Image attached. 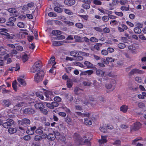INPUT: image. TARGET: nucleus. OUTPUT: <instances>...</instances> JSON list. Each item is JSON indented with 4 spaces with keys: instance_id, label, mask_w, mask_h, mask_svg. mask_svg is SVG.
I'll use <instances>...</instances> for the list:
<instances>
[{
    "instance_id": "obj_10",
    "label": "nucleus",
    "mask_w": 146,
    "mask_h": 146,
    "mask_svg": "<svg viewBox=\"0 0 146 146\" xmlns=\"http://www.w3.org/2000/svg\"><path fill=\"white\" fill-rule=\"evenodd\" d=\"M106 136H101V139L98 141L100 146H103L104 143L107 141Z\"/></svg>"
},
{
    "instance_id": "obj_47",
    "label": "nucleus",
    "mask_w": 146,
    "mask_h": 146,
    "mask_svg": "<svg viewBox=\"0 0 146 146\" xmlns=\"http://www.w3.org/2000/svg\"><path fill=\"white\" fill-rule=\"evenodd\" d=\"M90 40L93 42H98V40L95 37H92L90 39Z\"/></svg>"
},
{
    "instance_id": "obj_32",
    "label": "nucleus",
    "mask_w": 146,
    "mask_h": 146,
    "mask_svg": "<svg viewBox=\"0 0 146 146\" xmlns=\"http://www.w3.org/2000/svg\"><path fill=\"white\" fill-rule=\"evenodd\" d=\"M73 64L74 65L78 66L82 68H84V67L82 64L77 62H73Z\"/></svg>"
},
{
    "instance_id": "obj_34",
    "label": "nucleus",
    "mask_w": 146,
    "mask_h": 146,
    "mask_svg": "<svg viewBox=\"0 0 146 146\" xmlns=\"http://www.w3.org/2000/svg\"><path fill=\"white\" fill-rule=\"evenodd\" d=\"M43 104L44 105H46V106L49 109H53L51 103H48L47 102H44Z\"/></svg>"
},
{
    "instance_id": "obj_33",
    "label": "nucleus",
    "mask_w": 146,
    "mask_h": 146,
    "mask_svg": "<svg viewBox=\"0 0 146 146\" xmlns=\"http://www.w3.org/2000/svg\"><path fill=\"white\" fill-rule=\"evenodd\" d=\"M55 58L54 56L52 57L48 61V64H52L53 63L55 62Z\"/></svg>"
},
{
    "instance_id": "obj_2",
    "label": "nucleus",
    "mask_w": 146,
    "mask_h": 146,
    "mask_svg": "<svg viewBox=\"0 0 146 146\" xmlns=\"http://www.w3.org/2000/svg\"><path fill=\"white\" fill-rule=\"evenodd\" d=\"M35 108L37 110H39L41 113L45 115L47 114V110L44 108V107L42 102H38L36 103L35 105Z\"/></svg>"
},
{
    "instance_id": "obj_17",
    "label": "nucleus",
    "mask_w": 146,
    "mask_h": 146,
    "mask_svg": "<svg viewBox=\"0 0 146 146\" xmlns=\"http://www.w3.org/2000/svg\"><path fill=\"white\" fill-rule=\"evenodd\" d=\"M7 11L11 13L15 14L14 15L16 16L18 15V13L17 12L15 9L14 8H13L9 9H7Z\"/></svg>"
},
{
    "instance_id": "obj_27",
    "label": "nucleus",
    "mask_w": 146,
    "mask_h": 146,
    "mask_svg": "<svg viewBox=\"0 0 146 146\" xmlns=\"http://www.w3.org/2000/svg\"><path fill=\"white\" fill-rule=\"evenodd\" d=\"M63 43L61 41H54L52 42V45L53 46H58L62 45Z\"/></svg>"
},
{
    "instance_id": "obj_18",
    "label": "nucleus",
    "mask_w": 146,
    "mask_h": 146,
    "mask_svg": "<svg viewBox=\"0 0 146 146\" xmlns=\"http://www.w3.org/2000/svg\"><path fill=\"white\" fill-rule=\"evenodd\" d=\"M66 99L68 101L71 102L73 100V97L70 94H65V96Z\"/></svg>"
},
{
    "instance_id": "obj_39",
    "label": "nucleus",
    "mask_w": 146,
    "mask_h": 146,
    "mask_svg": "<svg viewBox=\"0 0 146 146\" xmlns=\"http://www.w3.org/2000/svg\"><path fill=\"white\" fill-rule=\"evenodd\" d=\"M74 38L76 42H82L81 37L80 36L78 35L74 36Z\"/></svg>"
},
{
    "instance_id": "obj_1",
    "label": "nucleus",
    "mask_w": 146,
    "mask_h": 146,
    "mask_svg": "<svg viewBox=\"0 0 146 146\" xmlns=\"http://www.w3.org/2000/svg\"><path fill=\"white\" fill-rule=\"evenodd\" d=\"M73 137L76 141H77L78 144H82L84 142L88 146H90L91 144L90 141L88 139L84 141V139L80 136L77 133H75L73 135Z\"/></svg>"
},
{
    "instance_id": "obj_31",
    "label": "nucleus",
    "mask_w": 146,
    "mask_h": 146,
    "mask_svg": "<svg viewBox=\"0 0 146 146\" xmlns=\"http://www.w3.org/2000/svg\"><path fill=\"white\" fill-rule=\"evenodd\" d=\"M84 124L87 125H91L92 124V122L91 120L85 118L84 119Z\"/></svg>"
},
{
    "instance_id": "obj_62",
    "label": "nucleus",
    "mask_w": 146,
    "mask_h": 146,
    "mask_svg": "<svg viewBox=\"0 0 146 146\" xmlns=\"http://www.w3.org/2000/svg\"><path fill=\"white\" fill-rule=\"evenodd\" d=\"M135 81L139 83H140L142 81L141 78L139 77H136L135 78Z\"/></svg>"
},
{
    "instance_id": "obj_57",
    "label": "nucleus",
    "mask_w": 146,
    "mask_h": 146,
    "mask_svg": "<svg viewBox=\"0 0 146 146\" xmlns=\"http://www.w3.org/2000/svg\"><path fill=\"white\" fill-rule=\"evenodd\" d=\"M6 38L7 39H13V37L11 35H10L9 33H8V34L6 35Z\"/></svg>"
},
{
    "instance_id": "obj_51",
    "label": "nucleus",
    "mask_w": 146,
    "mask_h": 146,
    "mask_svg": "<svg viewBox=\"0 0 146 146\" xmlns=\"http://www.w3.org/2000/svg\"><path fill=\"white\" fill-rule=\"evenodd\" d=\"M93 3L95 5H101L102 4V2L98 0H94Z\"/></svg>"
},
{
    "instance_id": "obj_19",
    "label": "nucleus",
    "mask_w": 146,
    "mask_h": 146,
    "mask_svg": "<svg viewBox=\"0 0 146 146\" xmlns=\"http://www.w3.org/2000/svg\"><path fill=\"white\" fill-rule=\"evenodd\" d=\"M120 111L123 112L124 113H126L128 109V108L127 106L125 105L122 106L120 107Z\"/></svg>"
},
{
    "instance_id": "obj_46",
    "label": "nucleus",
    "mask_w": 146,
    "mask_h": 146,
    "mask_svg": "<svg viewBox=\"0 0 146 146\" xmlns=\"http://www.w3.org/2000/svg\"><path fill=\"white\" fill-rule=\"evenodd\" d=\"M101 54L104 56H106L108 54V50L105 49H103L101 52Z\"/></svg>"
},
{
    "instance_id": "obj_26",
    "label": "nucleus",
    "mask_w": 146,
    "mask_h": 146,
    "mask_svg": "<svg viewBox=\"0 0 146 146\" xmlns=\"http://www.w3.org/2000/svg\"><path fill=\"white\" fill-rule=\"evenodd\" d=\"M62 32L59 30H53L52 32V33L55 36L60 35L61 34Z\"/></svg>"
},
{
    "instance_id": "obj_20",
    "label": "nucleus",
    "mask_w": 146,
    "mask_h": 146,
    "mask_svg": "<svg viewBox=\"0 0 146 146\" xmlns=\"http://www.w3.org/2000/svg\"><path fill=\"white\" fill-rule=\"evenodd\" d=\"M8 31V30L6 29H0V34L2 35L6 36V35L8 34L7 32Z\"/></svg>"
},
{
    "instance_id": "obj_60",
    "label": "nucleus",
    "mask_w": 146,
    "mask_h": 146,
    "mask_svg": "<svg viewBox=\"0 0 146 146\" xmlns=\"http://www.w3.org/2000/svg\"><path fill=\"white\" fill-rule=\"evenodd\" d=\"M138 106L140 108H143L145 106L144 104L142 102H139L138 104Z\"/></svg>"
},
{
    "instance_id": "obj_37",
    "label": "nucleus",
    "mask_w": 146,
    "mask_h": 146,
    "mask_svg": "<svg viewBox=\"0 0 146 146\" xmlns=\"http://www.w3.org/2000/svg\"><path fill=\"white\" fill-rule=\"evenodd\" d=\"M36 96L42 100H43L44 99V97L43 95L40 93L39 92H37L36 93Z\"/></svg>"
},
{
    "instance_id": "obj_44",
    "label": "nucleus",
    "mask_w": 146,
    "mask_h": 146,
    "mask_svg": "<svg viewBox=\"0 0 146 146\" xmlns=\"http://www.w3.org/2000/svg\"><path fill=\"white\" fill-rule=\"evenodd\" d=\"M35 140L36 141H40L42 140V137L40 136L36 135L34 137Z\"/></svg>"
},
{
    "instance_id": "obj_29",
    "label": "nucleus",
    "mask_w": 146,
    "mask_h": 146,
    "mask_svg": "<svg viewBox=\"0 0 146 146\" xmlns=\"http://www.w3.org/2000/svg\"><path fill=\"white\" fill-rule=\"evenodd\" d=\"M102 46V44L100 43H97L94 46V48L97 50H100V47Z\"/></svg>"
},
{
    "instance_id": "obj_4",
    "label": "nucleus",
    "mask_w": 146,
    "mask_h": 146,
    "mask_svg": "<svg viewBox=\"0 0 146 146\" xmlns=\"http://www.w3.org/2000/svg\"><path fill=\"white\" fill-rule=\"evenodd\" d=\"M44 72L43 70H41L36 73L35 76V81L37 83L41 81L44 75Z\"/></svg>"
},
{
    "instance_id": "obj_9",
    "label": "nucleus",
    "mask_w": 146,
    "mask_h": 146,
    "mask_svg": "<svg viewBox=\"0 0 146 146\" xmlns=\"http://www.w3.org/2000/svg\"><path fill=\"white\" fill-rule=\"evenodd\" d=\"M23 111L24 113L25 114H32L35 113V110L30 108H27L25 109Z\"/></svg>"
},
{
    "instance_id": "obj_35",
    "label": "nucleus",
    "mask_w": 146,
    "mask_h": 146,
    "mask_svg": "<svg viewBox=\"0 0 146 146\" xmlns=\"http://www.w3.org/2000/svg\"><path fill=\"white\" fill-rule=\"evenodd\" d=\"M8 132L10 133H14L17 131V130L16 129L14 128H9L8 130Z\"/></svg>"
},
{
    "instance_id": "obj_41",
    "label": "nucleus",
    "mask_w": 146,
    "mask_h": 146,
    "mask_svg": "<svg viewBox=\"0 0 146 146\" xmlns=\"http://www.w3.org/2000/svg\"><path fill=\"white\" fill-rule=\"evenodd\" d=\"M73 85V82L72 81L68 80L67 81V86L68 88H71Z\"/></svg>"
},
{
    "instance_id": "obj_25",
    "label": "nucleus",
    "mask_w": 146,
    "mask_h": 146,
    "mask_svg": "<svg viewBox=\"0 0 146 146\" xmlns=\"http://www.w3.org/2000/svg\"><path fill=\"white\" fill-rule=\"evenodd\" d=\"M70 55L75 58L79 55V53L76 51H71L70 53Z\"/></svg>"
},
{
    "instance_id": "obj_38",
    "label": "nucleus",
    "mask_w": 146,
    "mask_h": 146,
    "mask_svg": "<svg viewBox=\"0 0 146 146\" xmlns=\"http://www.w3.org/2000/svg\"><path fill=\"white\" fill-rule=\"evenodd\" d=\"M134 31L135 33L140 34L141 32V30L138 27H135L134 29Z\"/></svg>"
},
{
    "instance_id": "obj_7",
    "label": "nucleus",
    "mask_w": 146,
    "mask_h": 146,
    "mask_svg": "<svg viewBox=\"0 0 146 146\" xmlns=\"http://www.w3.org/2000/svg\"><path fill=\"white\" fill-rule=\"evenodd\" d=\"M30 121L29 119L24 118L21 120H19L18 121V123L20 125H27L30 124Z\"/></svg>"
},
{
    "instance_id": "obj_22",
    "label": "nucleus",
    "mask_w": 146,
    "mask_h": 146,
    "mask_svg": "<svg viewBox=\"0 0 146 146\" xmlns=\"http://www.w3.org/2000/svg\"><path fill=\"white\" fill-rule=\"evenodd\" d=\"M17 80L19 83L21 85L23 86L26 85V83L24 79L21 78H18Z\"/></svg>"
},
{
    "instance_id": "obj_3",
    "label": "nucleus",
    "mask_w": 146,
    "mask_h": 146,
    "mask_svg": "<svg viewBox=\"0 0 146 146\" xmlns=\"http://www.w3.org/2000/svg\"><path fill=\"white\" fill-rule=\"evenodd\" d=\"M42 67V65L40 61L36 62L33 65L31 69V73H34L36 71H39Z\"/></svg>"
},
{
    "instance_id": "obj_21",
    "label": "nucleus",
    "mask_w": 146,
    "mask_h": 146,
    "mask_svg": "<svg viewBox=\"0 0 146 146\" xmlns=\"http://www.w3.org/2000/svg\"><path fill=\"white\" fill-rule=\"evenodd\" d=\"M3 103V105L7 107H8L11 104V102L9 100H4Z\"/></svg>"
},
{
    "instance_id": "obj_54",
    "label": "nucleus",
    "mask_w": 146,
    "mask_h": 146,
    "mask_svg": "<svg viewBox=\"0 0 146 146\" xmlns=\"http://www.w3.org/2000/svg\"><path fill=\"white\" fill-rule=\"evenodd\" d=\"M75 26L77 27L80 29H82L83 27V24L80 23H76L75 24Z\"/></svg>"
},
{
    "instance_id": "obj_43",
    "label": "nucleus",
    "mask_w": 146,
    "mask_h": 146,
    "mask_svg": "<svg viewBox=\"0 0 146 146\" xmlns=\"http://www.w3.org/2000/svg\"><path fill=\"white\" fill-rule=\"evenodd\" d=\"M109 17L106 16H104L102 17V19L103 21L104 22H107L109 20Z\"/></svg>"
},
{
    "instance_id": "obj_55",
    "label": "nucleus",
    "mask_w": 146,
    "mask_h": 146,
    "mask_svg": "<svg viewBox=\"0 0 146 146\" xmlns=\"http://www.w3.org/2000/svg\"><path fill=\"white\" fill-rule=\"evenodd\" d=\"M17 82L16 80H15L12 83V87L13 89L16 90H17V85H16Z\"/></svg>"
},
{
    "instance_id": "obj_23",
    "label": "nucleus",
    "mask_w": 146,
    "mask_h": 146,
    "mask_svg": "<svg viewBox=\"0 0 146 146\" xmlns=\"http://www.w3.org/2000/svg\"><path fill=\"white\" fill-rule=\"evenodd\" d=\"M141 123L139 122H137L135 123L134 128L136 130L139 129L141 127Z\"/></svg>"
},
{
    "instance_id": "obj_63",
    "label": "nucleus",
    "mask_w": 146,
    "mask_h": 146,
    "mask_svg": "<svg viewBox=\"0 0 146 146\" xmlns=\"http://www.w3.org/2000/svg\"><path fill=\"white\" fill-rule=\"evenodd\" d=\"M16 19L14 17H10L9 18V21L12 22L14 23L16 21Z\"/></svg>"
},
{
    "instance_id": "obj_36",
    "label": "nucleus",
    "mask_w": 146,
    "mask_h": 146,
    "mask_svg": "<svg viewBox=\"0 0 146 146\" xmlns=\"http://www.w3.org/2000/svg\"><path fill=\"white\" fill-rule=\"evenodd\" d=\"M81 91H82V90L78 87H76L74 88V92L76 94H79L81 93L80 92Z\"/></svg>"
},
{
    "instance_id": "obj_28",
    "label": "nucleus",
    "mask_w": 146,
    "mask_h": 146,
    "mask_svg": "<svg viewBox=\"0 0 146 146\" xmlns=\"http://www.w3.org/2000/svg\"><path fill=\"white\" fill-rule=\"evenodd\" d=\"M36 128V127L35 126H34L33 127H31V131H32V133H29V130H27L26 132L27 133H28L29 135H32L34 133V130Z\"/></svg>"
},
{
    "instance_id": "obj_64",
    "label": "nucleus",
    "mask_w": 146,
    "mask_h": 146,
    "mask_svg": "<svg viewBox=\"0 0 146 146\" xmlns=\"http://www.w3.org/2000/svg\"><path fill=\"white\" fill-rule=\"evenodd\" d=\"M117 0H113L112 1V3L110 4V5L111 6L116 5L117 4Z\"/></svg>"
},
{
    "instance_id": "obj_40",
    "label": "nucleus",
    "mask_w": 146,
    "mask_h": 146,
    "mask_svg": "<svg viewBox=\"0 0 146 146\" xmlns=\"http://www.w3.org/2000/svg\"><path fill=\"white\" fill-rule=\"evenodd\" d=\"M90 3H84L82 5L83 7L86 9H87L90 8Z\"/></svg>"
},
{
    "instance_id": "obj_49",
    "label": "nucleus",
    "mask_w": 146,
    "mask_h": 146,
    "mask_svg": "<svg viewBox=\"0 0 146 146\" xmlns=\"http://www.w3.org/2000/svg\"><path fill=\"white\" fill-rule=\"evenodd\" d=\"M65 12L69 15H72L73 14V13L70 10L67 9H64Z\"/></svg>"
},
{
    "instance_id": "obj_8",
    "label": "nucleus",
    "mask_w": 146,
    "mask_h": 146,
    "mask_svg": "<svg viewBox=\"0 0 146 146\" xmlns=\"http://www.w3.org/2000/svg\"><path fill=\"white\" fill-rule=\"evenodd\" d=\"M144 73V72L142 70H139L137 68H134L132 69L129 73V75L130 76H131L134 74H141Z\"/></svg>"
},
{
    "instance_id": "obj_52",
    "label": "nucleus",
    "mask_w": 146,
    "mask_h": 146,
    "mask_svg": "<svg viewBox=\"0 0 146 146\" xmlns=\"http://www.w3.org/2000/svg\"><path fill=\"white\" fill-rule=\"evenodd\" d=\"M118 47L120 49H123L126 47L125 45L122 43H120L118 44Z\"/></svg>"
},
{
    "instance_id": "obj_30",
    "label": "nucleus",
    "mask_w": 146,
    "mask_h": 146,
    "mask_svg": "<svg viewBox=\"0 0 146 146\" xmlns=\"http://www.w3.org/2000/svg\"><path fill=\"white\" fill-rule=\"evenodd\" d=\"M115 60V59L113 58L112 57H107L106 58V61L107 62V64H108L109 62H112Z\"/></svg>"
},
{
    "instance_id": "obj_13",
    "label": "nucleus",
    "mask_w": 146,
    "mask_h": 146,
    "mask_svg": "<svg viewBox=\"0 0 146 146\" xmlns=\"http://www.w3.org/2000/svg\"><path fill=\"white\" fill-rule=\"evenodd\" d=\"M96 74L99 77H103L104 76L105 72L103 70L98 69L96 71Z\"/></svg>"
},
{
    "instance_id": "obj_24",
    "label": "nucleus",
    "mask_w": 146,
    "mask_h": 146,
    "mask_svg": "<svg viewBox=\"0 0 146 146\" xmlns=\"http://www.w3.org/2000/svg\"><path fill=\"white\" fill-rule=\"evenodd\" d=\"M61 108L65 111L67 113H71V111L70 109L67 108L65 105H62Z\"/></svg>"
},
{
    "instance_id": "obj_5",
    "label": "nucleus",
    "mask_w": 146,
    "mask_h": 146,
    "mask_svg": "<svg viewBox=\"0 0 146 146\" xmlns=\"http://www.w3.org/2000/svg\"><path fill=\"white\" fill-rule=\"evenodd\" d=\"M14 121L11 119H7L6 121L2 124L3 127L6 128H8L14 125Z\"/></svg>"
},
{
    "instance_id": "obj_56",
    "label": "nucleus",
    "mask_w": 146,
    "mask_h": 146,
    "mask_svg": "<svg viewBox=\"0 0 146 146\" xmlns=\"http://www.w3.org/2000/svg\"><path fill=\"white\" fill-rule=\"evenodd\" d=\"M28 57L27 55L26 54H24L23 56V60L24 62L27 61L28 60Z\"/></svg>"
},
{
    "instance_id": "obj_14",
    "label": "nucleus",
    "mask_w": 146,
    "mask_h": 146,
    "mask_svg": "<svg viewBox=\"0 0 146 146\" xmlns=\"http://www.w3.org/2000/svg\"><path fill=\"white\" fill-rule=\"evenodd\" d=\"M107 64L105 59L102 58L101 60V62L98 63L97 65L100 67H103L105 66L104 64Z\"/></svg>"
},
{
    "instance_id": "obj_61",
    "label": "nucleus",
    "mask_w": 146,
    "mask_h": 146,
    "mask_svg": "<svg viewBox=\"0 0 146 146\" xmlns=\"http://www.w3.org/2000/svg\"><path fill=\"white\" fill-rule=\"evenodd\" d=\"M61 98L59 97L56 96L54 98V100L56 102H60L61 101Z\"/></svg>"
},
{
    "instance_id": "obj_11",
    "label": "nucleus",
    "mask_w": 146,
    "mask_h": 146,
    "mask_svg": "<svg viewBox=\"0 0 146 146\" xmlns=\"http://www.w3.org/2000/svg\"><path fill=\"white\" fill-rule=\"evenodd\" d=\"M56 136L54 132L53 131V133H49L47 136V139L49 141H53L55 139Z\"/></svg>"
},
{
    "instance_id": "obj_16",
    "label": "nucleus",
    "mask_w": 146,
    "mask_h": 146,
    "mask_svg": "<svg viewBox=\"0 0 146 146\" xmlns=\"http://www.w3.org/2000/svg\"><path fill=\"white\" fill-rule=\"evenodd\" d=\"M30 103L29 102L28 103H25L23 102H21L18 103L16 105L19 108H20L22 106L25 107L28 105Z\"/></svg>"
},
{
    "instance_id": "obj_42",
    "label": "nucleus",
    "mask_w": 146,
    "mask_h": 146,
    "mask_svg": "<svg viewBox=\"0 0 146 146\" xmlns=\"http://www.w3.org/2000/svg\"><path fill=\"white\" fill-rule=\"evenodd\" d=\"M127 0H119V2L121 5H124L127 3Z\"/></svg>"
},
{
    "instance_id": "obj_6",
    "label": "nucleus",
    "mask_w": 146,
    "mask_h": 146,
    "mask_svg": "<svg viewBox=\"0 0 146 146\" xmlns=\"http://www.w3.org/2000/svg\"><path fill=\"white\" fill-rule=\"evenodd\" d=\"M116 83V82L115 80H112L110 84L106 85V87L108 89H111L113 90L115 88Z\"/></svg>"
},
{
    "instance_id": "obj_53",
    "label": "nucleus",
    "mask_w": 146,
    "mask_h": 146,
    "mask_svg": "<svg viewBox=\"0 0 146 146\" xmlns=\"http://www.w3.org/2000/svg\"><path fill=\"white\" fill-rule=\"evenodd\" d=\"M43 132V131L40 129H38L36 130L35 133L38 135H41Z\"/></svg>"
},
{
    "instance_id": "obj_12",
    "label": "nucleus",
    "mask_w": 146,
    "mask_h": 146,
    "mask_svg": "<svg viewBox=\"0 0 146 146\" xmlns=\"http://www.w3.org/2000/svg\"><path fill=\"white\" fill-rule=\"evenodd\" d=\"M84 64L88 69L92 68L94 67L93 64L88 61H85Z\"/></svg>"
},
{
    "instance_id": "obj_59",
    "label": "nucleus",
    "mask_w": 146,
    "mask_h": 146,
    "mask_svg": "<svg viewBox=\"0 0 146 146\" xmlns=\"http://www.w3.org/2000/svg\"><path fill=\"white\" fill-rule=\"evenodd\" d=\"M52 106L53 108L54 109V107H57L58 106L59 104L56 102H52Z\"/></svg>"
},
{
    "instance_id": "obj_58",
    "label": "nucleus",
    "mask_w": 146,
    "mask_h": 146,
    "mask_svg": "<svg viewBox=\"0 0 146 146\" xmlns=\"http://www.w3.org/2000/svg\"><path fill=\"white\" fill-rule=\"evenodd\" d=\"M48 15L49 16L52 17H54L56 16V15L54 13L52 12H50L49 13Z\"/></svg>"
},
{
    "instance_id": "obj_48",
    "label": "nucleus",
    "mask_w": 146,
    "mask_h": 146,
    "mask_svg": "<svg viewBox=\"0 0 146 146\" xmlns=\"http://www.w3.org/2000/svg\"><path fill=\"white\" fill-rule=\"evenodd\" d=\"M15 100H22L24 99H26V100H29V98L28 97H26V98H22L20 96H17L15 98Z\"/></svg>"
},
{
    "instance_id": "obj_50",
    "label": "nucleus",
    "mask_w": 146,
    "mask_h": 146,
    "mask_svg": "<svg viewBox=\"0 0 146 146\" xmlns=\"http://www.w3.org/2000/svg\"><path fill=\"white\" fill-rule=\"evenodd\" d=\"M17 26L19 27L22 28L24 27L25 24L23 22H19L18 23Z\"/></svg>"
},
{
    "instance_id": "obj_15",
    "label": "nucleus",
    "mask_w": 146,
    "mask_h": 146,
    "mask_svg": "<svg viewBox=\"0 0 146 146\" xmlns=\"http://www.w3.org/2000/svg\"><path fill=\"white\" fill-rule=\"evenodd\" d=\"M75 3L74 0H65V4L71 6L74 5Z\"/></svg>"
},
{
    "instance_id": "obj_45",
    "label": "nucleus",
    "mask_w": 146,
    "mask_h": 146,
    "mask_svg": "<svg viewBox=\"0 0 146 146\" xmlns=\"http://www.w3.org/2000/svg\"><path fill=\"white\" fill-rule=\"evenodd\" d=\"M54 11L58 13H60L62 12V9L60 7H55L54 8Z\"/></svg>"
}]
</instances>
